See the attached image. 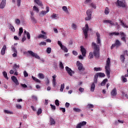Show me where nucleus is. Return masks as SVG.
<instances>
[{
  "label": "nucleus",
  "mask_w": 128,
  "mask_h": 128,
  "mask_svg": "<svg viewBox=\"0 0 128 128\" xmlns=\"http://www.w3.org/2000/svg\"><path fill=\"white\" fill-rule=\"evenodd\" d=\"M114 44L116 46V48H118V46H122V43H120V42L118 40H116Z\"/></svg>",
  "instance_id": "obj_23"
},
{
  "label": "nucleus",
  "mask_w": 128,
  "mask_h": 128,
  "mask_svg": "<svg viewBox=\"0 0 128 128\" xmlns=\"http://www.w3.org/2000/svg\"><path fill=\"white\" fill-rule=\"evenodd\" d=\"M31 20L32 22H36V18H34V16H30Z\"/></svg>",
  "instance_id": "obj_44"
},
{
  "label": "nucleus",
  "mask_w": 128,
  "mask_h": 128,
  "mask_svg": "<svg viewBox=\"0 0 128 128\" xmlns=\"http://www.w3.org/2000/svg\"><path fill=\"white\" fill-rule=\"evenodd\" d=\"M73 110L76 112H80V109L78 108H74Z\"/></svg>",
  "instance_id": "obj_39"
},
{
  "label": "nucleus",
  "mask_w": 128,
  "mask_h": 128,
  "mask_svg": "<svg viewBox=\"0 0 128 128\" xmlns=\"http://www.w3.org/2000/svg\"><path fill=\"white\" fill-rule=\"evenodd\" d=\"M58 46H60L61 48L62 46V42H60V40H58Z\"/></svg>",
  "instance_id": "obj_58"
},
{
  "label": "nucleus",
  "mask_w": 128,
  "mask_h": 128,
  "mask_svg": "<svg viewBox=\"0 0 128 128\" xmlns=\"http://www.w3.org/2000/svg\"><path fill=\"white\" fill-rule=\"evenodd\" d=\"M98 76L96 74L94 76V82H93L90 86V92H94V89L96 88V84H98Z\"/></svg>",
  "instance_id": "obj_3"
},
{
  "label": "nucleus",
  "mask_w": 128,
  "mask_h": 128,
  "mask_svg": "<svg viewBox=\"0 0 128 128\" xmlns=\"http://www.w3.org/2000/svg\"><path fill=\"white\" fill-rule=\"evenodd\" d=\"M51 18H56V14H54L51 16Z\"/></svg>",
  "instance_id": "obj_63"
},
{
  "label": "nucleus",
  "mask_w": 128,
  "mask_h": 128,
  "mask_svg": "<svg viewBox=\"0 0 128 128\" xmlns=\"http://www.w3.org/2000/svg\"><path fill=\"white\" fill-rule=\"evenodd\" d=\"M24 54H29L31 56L35 58H37V60H40V56H38L36 53H34L32 50H28V52L26 51L24 52Z\"/></svg>",
  "instance_id": "obj_4"
},
{
  "label": "nucleus",
  "mask_w": 128,
  "mask_h": 128,
  "mask_svg": "<svg viewBox=\"0 0 128 128\" xmlns=\"http://www.w3.org/2000/svg\"><path fill=\"white\" fill-rule=\"evenodd\" d=\"M55 104L57 106H60V102L58 101V100H55Z\"/></svg>",
  "instance_id": "obj_52"
},
{
  "label": "nucleus",
  "mask_w": 128,
  "mask_h": 128,
  "mask_svg": "<svg viewBox=\"0 0 128 128\" xmlns=\"http://www.w3.org/2000/svg\"><path fill=\"white\" fill-rule=\"evenodd\" d=\"M6 45L4 46L1 50V54L2 56H4L6 54Z\"/></svg>",
  "instance_id": "obj_19"
},
{
  "label": "nucleus",
  "mask_w": 128,
  "mask_h": 128,
  "mask_svg": "<svg viewBox=\"0 0 128 128\" xmlns=\"http://www.w3.org/2000/svg\"><path fill=\"white\" fill-rule=\"evenodd\" d=\"M46 52H48V54H50V52H52V48H46Z\"/></svg>",
  "instance_id": "obj_46"
},
{
  "label": "nucleus",
  "mask_w": 128,
  "mask_h": 128,
  "mask_svg": "<svg viewBox=\"0 0 128 128\" xmlns=\"http://www.w3.org/2000/svg\"><path fill=\"white\" fill-rule=\"evenodd\" d=\"M16 108H18V110H22V106L19 104H16Z\"/></svg>",
  "instance_id": "obj_54"
},
{
  "label": "nucleus",
  "mask_w": 128,
  "mask_h": 128,
  "mask_svg": "<svg viewBox=\"0 0 128 128\" xmlns=\"http://www.w3.org/2000/svg\"><path fill=\"white\" fill-rule=\"evenodd\" d=\"M50 106L51 107V108L53 110H56V106L54 105H52V104H50Z\"/></svg>",
  "instance_id": "obj_51"
},
{
  "label": "nucleus",
  "mask_w": 128,
  "mask_h": 128,
  "mask_svg": "<svg viewBox=\"0 0 128 128\" xmlns=\"http://www.w3.org/2000/svg\"><path fill=\"white\" fill-rule=\"evenodd\" d=\"M24 32V30L22 29V28H19V32H18V36H22V34Z\"/></svg>",
  "instance_id": "obj_32"
},
{
  "label": "nucleus",
  "mask_w": 128,
  "mask_h": 128,
  "mask_svg": "<svg viewBox=\"0 0 128 128\" xmlns=\"http://www.w3.org/2000/svg\"><path fill=\"white\" fill-rule=\"evenodd\" d=\"M12 80L14 82L16 86H18L20 84V83H18V80L16 78V76H12L11 77Z\"/></svg>",
  "instance_id": "obj_17"
},
{
  "label": "nucleus",
  "mask_w": 128,
  "mask_h": 128,
  "mask_svg": "<svg viewBox=\"0 0 128 128\" xmlns=\"http://www.w3.org/2000/svg\"><path fill=\"white\" fill-rule=\"evenodd\" d=\"M60 48H62V50H64L65 52H68V48H66V46H62V47H60Z\"/></svg>",
  "instance_id": "obj_26"
},
{
  "label": "nucleus",
  "mask_w": 128,
  "mask_h": 128,
  "mask_svg": "<svg viewBox=\"0 0 128 128\" xmlns=\"http://www.w3.org/2000/svg\"><path fill=\"white\" fill-rule=\"evenodd\" d=\"M65 68L69 76H72V74H74V72L72 71V70L68 66H66Z\"/></svg>",
  "instance_id": "obj_10"
},
{
  "label": "nucleus",
  "mask_w": 128,
  "mask_h": 128,
  "mask_svg": "<svg viewBox=\"0 0 128 128\" xmlns=\"http://www.w3.org/2000/svg\"><path fill=\"white\" fill-rule=\"evenodd\" d=\"M39 46H46V42H42L39 44Z\"/></svg>",
  "instance_id": "obj_45"
},
{
  "label": "nucleus",
  "mask_w": 128,
  "mask_h": 128,
  "mask_svg": "<svg viewBox=\"0 0 128 128\" xmlns=\"http://www.w3.org/2000/svg\"><path fill=\"white\" fill-rule=\"evenodd\" d=\"M90 6H92V8H94V9L96 8V6L94 4L92 3Z\"/></svg>",
  "instance_id": "obj_62"
},
{
  "label": "nucleus",
  "mask_w": 128,
  "mask_h": 128,
  "mask_svg": "<svg viewBox=\"0 0 128 128\" xmlns=\"http://www.w3.org/2000/svg\"><path fill=\"white\" fill-rule=\"evenodd\" d=\"M86 121H82L77 124L76 126V128H82V126H86Z\"/></svg>",
  "instance_id": "obj_13"
},
{
  "label": "nucleus",
  "mask_w": 128,
  "mask_h": 128,
  "mask_svg": "<svg viewBox=\"0 0 128 128\" xmlns=\"http://www.w3.org/2000/svg\"><path fill=\"white\" fill-rule=\"evenodd\" d=\"M98 76L100 78H104L106 76V74L104 73L98 72L97 73Z\"/></svg>",
  "instance_id": "obj_27"
},
{
  "label": "nucleus",
  "mask_w": 128,
  "mask_h": 128,
  "mask_svg": "<svg viewBox=\"0 0 128 128\" xmlns=\"http://www.w3.org/2000/svg\"><path fill=\"white\" fill-rule=\"evenodd\" d=\"M122 82H128V80L124 76H122Z\"/></svg>",
  "instance_id": "obj_43"
},
{
  "label": "nucleus",
  "mask_w": 128,
  "mask_h": 128,
  "mask_svg": "<svg viewBox=\"0 0 128 128\" xmlns=\"http://www.w3.org/2000/svg\"><path fill=\"white\" fill-rule=\"evenodd\" d=\"M4 112L5 114H14V112L8 110H4Z\"/></svg>",
  "instance_id": "obj_36"
},
{
  "label": "nucleus",
  "mask_w": 128,
  "mask_h": 128,
  "mask_svg": "<svg viewBox=\"0 0 128 128\" xmlns=\"http://www.w3.org/2000/svg\"><path fill=\"white\" fill-rule=\"evenodd\" d=\"M120 60L122 62H124V60H125L124 56L120 55Z\"/></svg>",
  "instance_id": "obj_34"
},
{
  "label": "nucleus",
  "mask_w": 128,
  "mask_h": 128,
  "mask_svg": "<svg viewBox=\"0 0 128 128\" xmlns=\"http://www.w3.org/2000/svg\"><path fill=\"white\" fill-rule=\"evenodd\" d=\"M32 98L34 100H38V97L34 95L32 96Z\"/></svg>",
  "instance_id": "obj_53"
},
{
  "label": "nucleus",
  "mask_w": 128,
  "mask_h": 128,
  "mask_svg": "<svg viewBox=\"0 0 128 128\" xmlns=\"http://www.w3.org/2000/svg\"><path fill=\"white\" fill-rule=\"evenodd\" d=\"M33 10L36 12L38 13V12H40V10H38V8L36 6H34L33 7Z\"/></svg>",
  "instance_id": "obj_37"
},
{
  "label": "nucleus",
  "mask_w": 128,
  "mask_h": 128,
  "mask_svg": "<svg viewBox=\"0 0 128 128\" xmlns=\"http://www.w3.org/2000/svg\"><path fill=\"white\" fill-rule=\"evenodd\" d=\"M103 22L104 24H112V26L114 25V23L112 22L110 20H104Z\"/></svg>",
  "instance_id": "obj_22"
},
{
  "label": "nucleus",
  "mask_w": 128,
  "mask_h": 128,
  "mask_svg": "<svg viewBox=\"0 0 128 128\" xmlns=\"http://www.w3.org/2000/svg\"><path fill=\"white\" fill-rule=\"evenodd\" d=\"M86 14H87V16L86 17L85 20H92V9L88 10L86 11Z\"/></svg>",
  "instance_id": "obj_6"
},
{
  "label": "nucleus",
  "mask_w": 128,
  "mask_h": 128,
  "mask_svg": "<svg viewBox=\"0 0 128 128\" xmlns=\"http://www.w3.org/2000/svg\"><path fill=\"white\" fill-rule=\"evenodd\" d=\"M26 36H27L28 40H30V32H27Z\"/></svg>",
  "instance_id": "obj_56"
},
{
  "label": "nucleus",
  "mask_w": 128,
  "mask_h": 128,
  "mask_svg": "<svg viewBox=\"0 0 128 128\" xmlns=\"http://www.w3.org/2000/svg\"><path fill=\"white\" fill-rule=\"evenodd\" d=\"M117 92H116V88H114L111 92V96H116L117 94Z\"/></svg>",
  "instance_id": "obj_18"
},
{
  "label": "nucleus",
  "mask_w": 128,
  "mask_h": 128,
  "mask_svg": "<svg viewBox=\"0 0 128 128\" xmlns=\"http://www.w3.org/2000/svg\"><path fill=\"white\" fill-rule=\"evenodd\" d=\"M108 82V79L106 78L103 80V81L101 82L102 86H104Z\"/></svg>",
  "instance_id": "obj_30"
},
{
  "label": "nucleus",
  "mask_w": 128,
  "mask_h": 128,
  "mask_svg": "<svg viewBox=\"0 0 128 128\" xmlns=\"http://www.w3.org/2000/svg\"><path fill=\"white\" fill-rule=\"evenodd\" d=\"M20 68L19 65H16V64H14L12 69L14 70V72H18V70Z\"/></svg>",
  "instance_id": "obj_21"
},
{
  "label": "nucleus",
  "mask_w": 128,
  "mask_h": 128,
  "mask_svg": "<svg viewBox=\"0 0 128 128\" xmlns=\"http://www.w3.org/2000/svg\"><path fill=\"white\" fill-rule=\"evenodd\" d=\"M52 85L54 88H56V74H54L52 76Z\"/></svg>",
  "instance_id": "obj_16"
},
{
  "label": "nucleus",
  "mask_w": 128,
  "mask_h": 128,
  "mask_svg": "<svg viewBox=\"0 0 128 128\" xmlns=\"http://www.w3.org/2000/svg\"><path fill=\"white\" fill-rule=\"evenodd\" d=\"M38 76H39L40 78H44V74H42V73H40L38 74Z\"/></svg>",
  "instance_id": "obj_35"
},
{
  "label": "nucleus",
  "mask_w": 128,
  "mask_h": 128,
  "mask_svg": "<svg viewBox=\"0 0 128 128\" xmlns=\"http://www.w3.org/2000/svg\"><path fill=\"white\" fill-rule=\"evenodd\" d=\"M60 68H62V70H64V64H62V62H60Z\"/></svg>",
  "instance_id": "obj_48"
},
{
  "label": "nucleus",
  "mask_w": 128,
  "mask_h": 128,
  "mask_svg": "<svg viewBox=\"0 0 128 128\" xmlns=\"http://www.w3.org/2000/svg\"><path fill=\"white\" fill-rule=\"evenodd\" d=\"M96 42H92V47L94 50L93 53L92 52H90L88 55V58L90 60H92L94 58V54L96 58H98L100 56V46H102V41L100 40V34L98 32H96Z\"/></svg>",
  "instance_id": "obj_1"
},
{
  "label": "nucleus",
  "mask_w": 128,
  "mask_h": 128,
  "mask_svg": "<svg viewBox=\"0 0 128 128\" xmlns=\"http://www.w3.org/2000/svg\"><path fill=\"white\" fill-rule=\"evenodd\" d=\"M10 28L12 32H16V29H14V26H10Z\"/></svg>",
  "instance_id": "obj_57"
},
{
  "label": "nucleus",
  "mask_w": 128,
  "mask_h": 128,
  "mask_svg": "<svg viewBox=\"0 0 128 128\" xmlns=\"http://www.w3.org/2000/svg\"><path fill=\"white\" fill-rule=\"evenodd\" d=\"M120 36V32H113L110 34V36Z\"/></svg>",
  "instance_id": "obj_41"
},
{
  "label": "nucleus",
  "mask_w": 128,
  "mask_h": 128,
  "mask_svg": "<svg viewBox=\"0 0 128 128\" xmlns=\"http://www.w3.org/2000/svg\"><path fill=\"white\" fill-rule=\"evenodd\" d=\"M34 2L36 4H37L39 6H42L44 5L42 4V2L40 0H34Z\"/></svg>",
  "instance_id": "obj_20"
},
{
  "label": "nucleus",
  "mask_w": 128,
  "mask_h": 128,
  "mask_svg": "<svg viewBox=\"0 0 128 128\" xmlns=\"http://www.w3.org/2000/svg\"><path fill=\"white\" fill-rule=\"evenodd\" d=\"M72 54L74 56H78V52L76 51L73 50Z\"/></svg>",
  "instance_id": "obj_64"
},
{
  "label": "nucleus",
  "mask_w": 128,
  "mask_h": 128,
  "mask_svg": "<svg viewBox=\"0 0 128 128\" xmlns=\"http://www.w3.org/2000/svg\"><path fill=\"white\" fill-rule=\"evenodd\" d=\"M24 78H26V76H28V72H26V71L24 72Z\"/></svg>",
  "instance_id": "obj_55"
},
{
  "label": "nucleus",
  "mask_w": 128,
  "mask_h": 128,
  "mask_svg": "<svg viewBox=\"0 0 128 128\" xmlns=\"http://www.w3.org/2000/svg\"><path fill=\"white\" fill-rule=\"evenodd\" d=\"M62 10L64 12H68V8L66 6H64L62 7Z\"/></svg>",
  "instance_id": "obj_42"
},
{
  "label": "nucleus",
  "mask_w": 128,
  "mask_h": 128,
  "mask_svg": "<svg viewBox=\"0 0 128 128\" xmlns=\"http://www.w3.org/2000/svg\"><path fill=\"white\" fill-rule=\"evenodd\" d=\"M102 70V68H94V72H100Z\"/></svg>",
  "instance_id": "obj_38"
},
{
  "label": "nucleus",
  "mask_w": 128,
  "mask_h": 128,
  "mask_svg": "<svg viewBox=\"0 0 128 128\" xmlns=\"http://www.w3.org/2000/svg\"><path fill=\"white\" fill-rule=\"evenodd\" d=\"M64 84H61L60 91L64 92Z\"/></svg>",
  "instance_id": "obj_47"
},
{
  "label": "nucleus",
  "mask_w": 128,
  "mask_h": 128,
  "mask_svg": "<svg viewBox=\"0 0 128 128\" xmlns=\"http://www.w3.org/2000/svg\"><path fill=\"white\" fill-rule=\"evenodd\" d=\"M16 2L18 6H20V2H22V0H16ZM12 2H16V0H12Z\"/></svg>",
  "instance_id": "obj_28"
},
{
  "label": "nucleus",
  "mask_w": 128,
  "mask_h": 128,
  "mask_svg": "<svg viewBox=\"0 0 128 128\" xmlns=\"http://www.w3.org/2000/svg\"><path fill=\"white\" fill-rule=\"evenodd\" d=\"M117 4L118 6H120V8H126V2L124 0H118Z\"/></svg>",
  "instance_id": "obj_8"
},
{
  "label": "nucleus",
  "mask_w": 128,
  "mask_h": 128,
  "mask_svg": "<svg viewBox=\"0 0 128 128\" xmlns=\"http://www.w3.org/2000/svg\"><path fill=\"white\" fill-rule=\"evenodd\" d=\"M76 66H78V70H84V66H82V64L80 62V61H78L76 62Z\"/></svg>",
  "instance_id": "obj_12"
},
{
  "label": "nucleus",
  "mask_w": 128,
  "mask_h": 128,
  "mask_svg": "<svg viewBox=\"0 0 128 128\" xmlns=\"http://www.w3.org/2000/svg\"><path fill=\"white\" fill-rule=\"evenodd\" d=\"M120 36H122L121 40H122V42H124L125 44H126V35L124 34V32H120Z\"/></svg>",
  "instance_id": "obj_14"
},
{
  "label": "nucleus",
  "mask_w": 128,
  "mask_h": 128,
  "mask_svg": "<svg viewBox=\"0 0 128 128\" xmlns=\"http://www.w3.org/2000/svg\"><path fill=\"white\" fill-rule=\"evenodd\" d=\"M60 110H62V112H66V108H60Z\"/></svg>",
  "instance_id": "obj_61"
},
{
  "label": "nucleus",
  "mask_w": 128,
  "mask_h": 128,
  "mask_svg": "<svg viewBox=\"0 0 128 128\" xmlns=\"http://www.w3.org/2000/svg\"><path fill=\"white\" fill-rule=\"evenodd\" d=\"M56 124V121L52 118H50V124L52 126V124Z\"/></svg>",
  "instance_id": "obj_29"
},
{
  "label": "nucleus",
  "mask_w": 128,
  "mask_h": 128,
  "mask_svg": "<svg viewBox=\"0 0 128 128\" xmlns=\"http://www.w3.org/2000/svg\"><path fill=\"white\" fill-rule=\"evenodd\" d=\"M94 106L92 104H88L86 106V108H94Z\"/></svg>",
  "instance_id": "obj_33"
},
{
  "label": "nucleus",
  "mask_w": 128,
  "mask_h": 128,
  "mask_svg": "<svg viewBox=\"0 0 128 128\" xmlns=\"http://www.w3.org/2000/svg\"><path fill=\"white\" fill-rule=\"evenodd\" d=\"M119 20L121 24V26H122L123 28H128V26L126 25V24H124V22L122 20Z\"/></svg>",
  "instance_id": "obj_24"
},
{
  "label": "nucleus",
  "mask_w": 128,
  "mask_h": 128,
  "mask_svg": "<svg viewBox=\"0 0 128 128\" xmlns=\"http://www.w3.org/2000/svg\"><path fill=\"white\" fill-rule=\"evenodd\" d=\"M70 105V103L66 102L65 104V106L66 108H68Z\"/></svg>",
  "instance_id": "obj_59"
},
{
  "label": "nucleus",
  "mask_w": 128,
  "mask_h": 128,
  "mask_svg": "<svg viewBox=\"0 0 128 128\" xmlns=\"http://www.w3.org/2000/svg\"><path fill=\"white\" fill-rule=\"evenodd\" d=\"M2 74L4 76V78H6V80H8V73H6V71H4L2 72Z\"/></svg>",
  "instance_id": "obj_31"
},
{
  "label": "nucleus",
  "mask_w": 128,
  "mask_h": 128,
  "mask_svg": "<svg viewBox=\"0 0 128 128\" xmlns=\"http://www.w3.org/2000/svg\"><path fill=\"white\" fill-rule=\"evenodd\" d=\"M88 30H90V28L88 27V24H86L85 28L84 27L82 28L85 38H88Z\"/></svg>",
  "instance_id": "obj_5"
},
{
  "label": "nucleus",
  "mask_w": 128,
  "mask_h": 128,
  "mask_svg": "<svg viewBox=\"0 0 128 128\" xmlns=\"http://www.w3.org/2000/svg\"><path fill=\"white\" fill-rule=\"evenodd\" d=\"M42 108H39L37 112V116H40V114H42Z\"/></svg>",
  "instance_id": "obj_40"
},
{
  "label": "nucleus",
  "mask_w": 128,
  "mask_h": 128,
  "mask_svg": "<svg viewBox=\"0 0 128 128\" xmlns=\"http://www.w3.org/2000/svg\"><path fill=\"white\" fill-rule=\"evenodd\" d=\"M122 98H124L126 96V93H124V92H122Z\"/></svg>",
  "instance_id": "obj_60"
},
{
  "label": "nucleus",
  "mask_w": 128,
  "mask_h": 128,
  "mask_svg": "<svg viewBox=\"0 0 128 128\" xmlns=\"http://www.w3.org/2000/svg\"><path fill=\"white\" fill-rule=\"evenodd\" d=\"M72 28L74 30H76V24H73L72 26Z\"/></svg>",
  "instance_id": "obj_50"
},
{
  "label": "nucleus",
  "mask_w": 128,
  "mask_h": 128,
  "mask_svg": "<svg viewBox=\"0 0 128 128\" xmlns=\"http://www.w3.org/2000/svg\"><path fill=\"white\" fill-rule=\"evenodd\" d=\"M46 11L42 10L40 12V13L39 14L40 16H46V14H48V12H50V7L47 6L46 7Z\"/></svg>",
  "instance_id": "obj_9"
},
{
  "label": "nucleus",
  "mask_w": 128,
  "mask_h": 128,
  "mask_svg": "<svg viewBox=\"0 0 128 128\" xmlns=\"http://www.w3.org/2000/svg\"><path fill=\"white\" fill-rule=\"evenodd\" d=\"M15 23L16 24H20V20L18 19H16L15 20Z\"/></svg>",
  "instance_id": "obj_49"
},
{
  "label": "nucleus",
  "mask_w": 128,
  "mask_h": 128,
  "mask_svg": "<svg viewBox=\"0 0 128 128\" xmlns=\"http://www.w3.org/2000/svg\"><path fill=\"white\" fill-rule=\"evenodd\" d=\"M104 13L105 14L106 16H108V14H110V9L106 7L105 8Z\"/></svg>",
  "instance_id": "obj_25"
},
{
  "label": "nucleus",
  "mask_w": 128,
  "mask_h": 128,
  "mask_svg": "<svg viewBox=\"0 0 128 128\" xmlns=\"http://www.w3.org/2000/svg\"><path fill=\"white\" fill-rule=\"evenodd\" d=\"M6 0H2L0 4V8L4 9L6 7Z\"/></svg>",
  "instance_id": "obj_15"
},
{
  "label": "nucleus",
  "mask_w": 128,
  "mask_h": 128,
  "mask_svg": "<svg viewBox=\"0 0 128 128\" xmlns=\"http://www.w3.org/2000/svg\"><path fill=\"white\" fill-rule=\"evenodd\" d=\"M41 32L42 34H40L38 36V38H43V40H46V38H48V36H46V32L44 30H42Z\"/></svg>",
  "instance_id": "obj_7"
},
{
  "label": "nucleus",
  "mask_w": 128,
  "mask_h": 128,
  "mask_svg": "<svg viewBox=\"0 0 128 128\" xmlns=\"http://www.w3.org/2000/svg\"><path fill=\"white\" fill-rule=\"evenodd\" d=\"M105 72L107 78H110V58H108L106 61Z\"/></svg>",
  "instance_id": "obj_2"
},
{
  "label": "nucleus",
  "mask_w": 128,
  "mask_h": 128,
  "mask_svg": "<svg viewBox=\"0 0 128 128\" xmlns=\"http://www.w3.org/2000/svg\"><path fill=\"white\" fill-rule=\"evenodd\" d=\"M80 48L82 56L84 57L86 56V50L84 47L82 46H80Z\"/></svg>",
  "instance_id": "obj_11"
}]
</instances>
